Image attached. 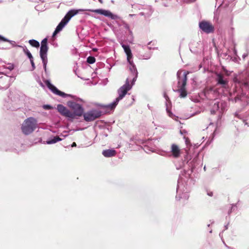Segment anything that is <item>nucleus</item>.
<instances>
[{"label": "nucleus", "mask_w": 249, "mask_h": 249, "mask_svg": "<svg viewBox=\"0 0 249 249\" xmlns=\"http://www.w3.org/2000/svg\"><path fill=\"white\" fill-rule=\"evenodd\" d=\"M100 112L96 110H92L84 114V119L87 121L95 120L100 116Z\"/></svg>", "instance_id": "obj_8"}, {"label": "nucleus", "mask_w": 249, "mask_h": 249, "mask_svg": "<svg viewBox=\"0 0 249 249\" xmlns=\"http://www.w3.org/2000/svg\"><path fill=\"white\" fill-rule=\"evenodd\" d=\"M116 151L114 150H110V157L115 156Z\"/></svg>", "instance_id": "obj_28"}, {"label": "nucleus", "mask_w": 249, "mask_h": 249, "mask_svg": "<svg viewBox=\"0 0 249 249\" xmlns=\"http://www.w3.org/2000/svg\"><path fill=\"white\" fill-rule=\"evenodd\" d=\"M3 41H7V42H9L13 46H16V42L14 41H12V40H9L8 39H7V40H3Z\"/></svg>", "instance_id": "obj_25"}, {"label": "nucleus", "mask_w": 249, "mask_h": 249, "mask_svg": "<svg viewBox=\"0 0 249 249\" xmlns=\"http://www.w3.org/2000/svg\"><path fill=\"white\" fill-rule=\"evenodd\" d=\"M61 140H62V139L61 138H60L59 137L56 136V137H53L52 139L47 141V143L49 144H53V143H54L60 141Z\"/></svg>", "instance_id": "obj_15"}, {"label": "nucleus", "mask_w": 249, "mask_h": 249, "mask_svg": "<svg viewBox=\"0 0 249 249\" xmlns=\"http://www.w3.org/2000/svg\"><path fill=\"white\" fill-rule=\"evenodd\" d=\"M107 81H108V80L107 79H106V82L105 84H107Z\"/></svg>", "instance_id": "obj_34"}, {"label": "nucleus", "mask_w": 249, "mask_h": 249, "mask_svg": "<svg viewBox=\"0 0 249 249\" xmlns=\"http://www.w3.org/2000/svg\"><path fill=\"white\" fill-rule=\"evenodd\" d=\"M68 106L73 111L72 112L73 117H71V119H74L76 116H81L83 114L84 109L80 104L74 101H69L68 102Z\"/></svg>", "instance_id": "obj_5"}, {"label": "nucleus", "mask_w": 249, "mask_h": 249, "mask_svg": "<svg viewBox=\"0 0 249 249\" xmlns=\"http://www.w3.org/2000/svg\"><path fill=\"white\" fill-rule=\"evenodd\" d=\"M119 101H118V97L116 99L115 101H114L113 103H112L111 104H110V110L113 109L118 104Z\"/></svg>", "instance_id": "obj_20"}, {"label": "nucleus", "mask_w": 249, "mask_h": 249, "mask_svg": "<svg viewBox=\"0 0 249 249\" xmlns=\"http://www.w3.org/2000/svg\"><path fill=\"white\" fill-rule=\"evenodd\" d=\"M37 127V122L34 117H29L23 122L21 129L23 134L29 135L32 133Z\"/></svg>", "instance_id": "obj_2"}, {"label": "nucleus", "mask_w": 249, "mask_h": 249, "mask_svg": "<svg viewBox=\"0 0 249 249\" xmlns=\"http://www.w3.org/2000/svg\"><path fill=\"white\" fill-rule=\"evenodd\" d=\"M0 40H7V39L0 36Z\"/></svg>", "instance_id": "obj_29"}, {"label": "nucleus", "mask_w": 249, "mask_h": 249, "mask_svg": "<svg viewBox=\"0 0 249 249\" xmlns=\"http://www.w3.org/2000/svg\"><path fill=\"white\" fill-rule=\"evenodd\" d=\"M76 143L75 142H73L72 145H71V146L72 147H74V146H76Z\"/></svg>", "instance_id": "obj_33"}, {"label": "nucleus", "mask_w": 249, "mask_h": 249, "mask_svg": "<svg viewBox=\"0 0 249 249\" xmlns=\"http://www.w3.org/2000/svg\"><path fill=\"white\" fill-rule=\"evenodd\" d=\"M234 207H235V206H232V207H231V209L230 213H231V211H232V210H234ZM229 213H230V212H229Z\"/></svg>", "instance_id": "obj_32"}, {"label": "nucleus", "mask_w": 249, "mask_h": 249, "mask_svg": "<svg viewBox=\"0 0 249 249\" xmlns=\"http://www.w3.org/2000/svg\"><path fill=\"white\" fill-rule=\"evenodd\" d=\"M164 97L165 98V99H166V100H167L168 99H169V97L167 96V95H166V93L164 94Z\"/></svg>", "instance_id": "obj_31"}, {"label": "nucleus", "mask_w": 249, "mask_h": 249, "mask_svg": "<svg viewBox=\"0 0 249 249\" xmlns=\"http://www.w3.org/2000/svg\"><path fill=\"white\" fill-rule=\"evenodd\" d=\"M219 108V103H215L213 107V109L211 110L212 114H214L216 110H218Z\"/></svg>", "instance_id": "obj_18"}, {"label": "nucleus", "mask_w": 249, "mask_h": 249, "mask_svg": "<svg viewBox=\"0 0 249 249\" xmlns=\"http://www.w3.org/2000/svg\"><path fill=\"white\" fill-rule=\"evenodd\" d=\"M171 152L174 158H177L180 156V149L178 145L173 144L171 145Z\"/></svg>", "instance_id": "obj_12"}, {"label": "nucleus", "mask_w": 249, "mask_h": 249, "mask_svg": "<svg viewBox=\"0 0 249 249\" xmlns=\"http://www.w3.org/2000/svg\"><path fill=\"white\" fill-rule=\"evenodd\" d=\"M43 107L45 109H51L52 108L51 106L48 105H44Z\"/></svg>", "instance_id": "obj_27"}, {"label": "nucleus", "mask_w": 249, "mask_h": 249, "mask_svg": "<svg viewBox=\"0 0 249 249\" xmlns=\"http://www.w3.org/2000/svg\"><path fill=\"white\" fill-rule=\"evenodd\" d=\"M208 195H209L210 196H213V192H208Z\"/></svg>", "instance_id": "obj_30"}, {"label": "nucleus", "mask_w": 249, "mask_h": 249, "mask_svg": "<svg viewBox=\"0 0 249 249\" xmlns=\"http://www.w3.org/2000/svg\"><path fill=\"white\" fill-rule=\"evenodd\" d=\"M103 155L106 157H109V150H106L103 151Z\"/></svg>", "instance_id": "obj_24"}, {"label": "nucleus", "mask_w": 249, "mask_h": 249, "mask_svg": "<svg viewBox=\"0 0 249 249\" xmlns=\"http://www.w3.org/2000/svg\"><path fill=\"white\" fill-rule=\"evenodd\" d=\"M30 62H31V64L32 65V70H34L35 69V63L34 62V59H32L31 60H30Z\"/></svg>", "instance_id": "obj_26"}, {"label": "nucleus", "mask_w": 249, "mask_h": 249, "mask_svg": "<svg viewBox=\"0 0 249 249\" xmlns=\"http://www.w3.org/2000/svg\"><path fill=\"white\" fill-rule=\"evenodd\" d=\"M234 82L236 83H238L239 84H240L241 85H243L246 87H247L249 85V82L247 81H241L240 80H238V79L236 78L234 79Z\"/></svg>", "instance_id": "obj_17"}, {"label": "nucleus", "mask_w": 249, "mask_h": 249, "mask_svg": "<svg viewBox=\"0 0 249 249\" xmlns=\"http://www.w3.org/2000/svg\"><path fill=\"white\" fill-rule=\"evenodd\" d=\"M122 47L124 49V52L127 55V60L130 64L133 65V62L131 59L132 58V54L131 51L129 46L124 44L122 45Z\"/></svg>", "instance_id": "obj_11"}, {"label": "nucleus", "mask_w": 249, "mask_h": 249, "mask_svg": "<svg viewBox=\"0 0 249 249\" xmlns=\"http://www.w3.org/2000/svg\"><path fill=\"white\" fill-rule=\"evenodd\" d=\"M131 65V67H130V70L131 71L132 73L135 75V76L133 77L132 80V83H134L137 77L138 72L137 71V69L134 65V63H133V65L130 64Z\"/></svg>", "instance_id": "obj_14"}, {"label": "nucleus", "mask_w": 249, "mask_h": 249, "mask_svg": "<svg viewBox=\"0 0 249 249\" xmlns=\"http://www.w3.org/2000/svg\"><path fill=\"white\" fill-rule=\"evenodd\" d=\"M57 109L59 112L67 117L71 119V117H73L72 112L70 111L65 107L62 105H58L57 106Z\"/></svg>", "instance_id": "obj_10"}, {"label": "nucleus", "mask_w": 249, "mask_h": 249, "mask_svg": "<svg viewBox=\"0 0 249 249\" xmlns=\"http://www.w3.org/2000/svg\"><path fill=\"white\" fill-rule=\"evenodd\" d=\"M85 11H89L92 12H94L97 13L98 14L104 15L105 16H109V12L108 11L105 10L103 9H96V10H91V9H79L78 10L72 9L70 10L67 14L65 15L64 18L62 19L61 22L56 27L55 30L54 31L53 36H55L58 32L62 30V29L65 27V26L68 23L71 18L73 17L74 16L77 14L79 12H82Z\"/></svg>", "instance_id": "obj_1"}, {"label": "nucleus", "mask_w": 249, "mask_h": 249, "mask_svg": "<svg viewBox=\"0 0 249 249\" xmlns=\"http://www.w3.org/2000/svg\"><path fill=\"white\" fill-rule=\"evenodd\" d=\"M189 73V71H185L183 73V77H180V73L178 71L177 75L178 77V89L177 91L179 93V97L185 98L187 95V91L186 89V86L187 81V75Z\"/></svg>", "instance_id": "obj_3"}, {"label": "nucleus", "mask_w": 249, "mask_h": 249, "mask_svg": "<svg viewBox=\"0 0 249 249\" xmlns=\"http://www.w3.org/2000/svg\"><path fill=\"white\" fill-rule=\"evenodd\" d=\"M24 52L27 55L28 57L29 58L30 60L33 59V57L32 54L31 53L30 51L27 49H26V48L24 49Z\"/></svg>", "instance_id": "obj_19"}, {"label": "nucleus", "mask_w": 249, "mask_h": 249, "mask_svg": "<svg viewBox=\"0 0 249 249\" xmlns=\"http://www.w3.org/2000/svg\"><path fill=\"white\" fill-rule=\"evenodd\" d=\"M47 87L55 94L59 95L63 97L70 96V95L67 94L59 90L55 86L51 83V82L47 80L45 82Z\"/></svg>", "instance_id": "obj_9"}, {"label": "nucleus", "mask_w": 249, "mask_h": 249, "mask_svg": "<svg viewBox=\"0 0 249 249\" xmlns=\"http://www.w3.org/2000/svg\"><path fill=\"white\" fill-rule=\"evenodd\" d=\"M87 62L89 64H93L95 62V58L93 56H89L87 58Z\"/></svg>", "instance_id": "obj_22"}, {"label": "nucleus", "mask_w": 249, "mask_h": 249, "mask_svg": "<svg viewBox=\"0 0 249 249\" xmlns=\"http://www.w3.org/2000/svg\"><path fill=\"white\" fill-rule=\"evenodd\" d=\"M48 47L47 46V39L44 38L41 43V47L40 49V56L42 59L43 67L45 71H46L47 59V52Z\"/></svg>", "instance_id": "obj_4"}, {"label": "nucleus", "mask_w": 249, "mask_h": 249, "mask_svg": "<svg viewBox=\"0 0 249 249\" xmlns=\"http://www.w3.org/2000/svg\"><path fill=\"white\" fill-rule=\"evenodd\" d=\"M101 3H102V0H98Z\"/></svg>", "instance_id": "obj_35"}, {"label": "nucleus", "mask_w": 249, "mask_h": 249, "mask_svg": "<svg viewBox=\"0 0 249 249\" xmlns=\"http://www.w3.org/2000/svg\"><path fill=\"white\" fill-rule=\"evenodd\" d=\"M29 43L31 46L36 48H38L39 46V42L34 39L30 40Z\"/></svg>", "instance_id": "obj_16"}, {"label": "nucleus", "mask_w": 249, "mask_h": 249, "mask_svg": "<svg viewBox=\"0 0 249 249\" xmlns=\"http://www.w3.org/2000/svg\"><path fill=\"white\" fill-rule=\"evenodd\" d=\"M199 27L202 31L207 34L212 33L214 31V28L213 24L205 20L199 22Z\"/></svg>", "instance_id": "obj_7"}, {"label": "nucleus", "mask_w": 249, "mask_h": 249, "mask_svg": "<svg viewBox=\"0 0 249 249\" xmlns=\"http://www.w3.org/2000/svg\"><path fill=\"white\" fill-rule=\"evenodd\" d=\"M214 92L215 91L211 88L205 89V94L206 96L209 95L210 93H214Z\"/></svg>", "instance_id": "obj_21"}, {"label": "nucleus", "mask_w": 249, "mask_h": 249, "mask_svg": "<svg viewBox=\"0 0 249 249\" xmlns=\"http://www.w3.org/2000/svg\"><path fill=\"white\" fill-rule=\"evenodd\" d=\"M216 81L217 84L221 85L223 87H225L228 84V81L226 79H224V76L222 74H217Z\"/></svg>", "instance_id": "obj_13"}, {"label": "nucleus", "mask_w": 249, "mask_h": 249, "mask_svg": "<svg viewBox=\"0 0 249 249\" xmlns=\"http://www.w3.org/2000/svg\"><path fill=\"white\" fill-rule=\"evenodd\" d=\"M132 88V86L129 84L128 79H126L125 83L118 90L119 96L118 97V101L122 100L128 91Z\"/></svg>", "instance_id": "obj_6"}, {"label": "nucleus", "mask_w": 249, "mask_h": 249, "mask_svg": "<svg viewBox=\"0 0 249 249\" xmlns=\"http://www.w3.org/2000/svg\"><path fill=\"white\" fill-rule=\"evenodd\" d=\"M110 18L115 20L120 19V18L118 16L114 15L111 12H110Z\"/></svg>", "instance_id": "obj_23"}]
</instances>
